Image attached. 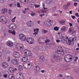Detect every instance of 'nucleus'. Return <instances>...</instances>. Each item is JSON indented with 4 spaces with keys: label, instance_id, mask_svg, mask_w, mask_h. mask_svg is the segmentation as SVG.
Segmentation results:
<instances>
[{
    "label": "nucleus",
    "instance_id": "9d476101",
    "mask_svg": "<svg viewBox=\"0 0 79 79\" xmlns=\"http://www.w3.org/2000/svg\"><path fill=\"white\" fill-rule=\"evenodd\" d=\"M2 66L3 68H4L5 69H7L8 68V66H9V65L8 64V63L6 62H4L2 63Z\"/></svg>",
    "mask_w": 79,
    "mask_h": 79
},
{
    "label": "nucleus",
    "instance_id": "a878e982",
    "mask_svg": "<svg viewBox=\"0 0 79 79\" xmlns=\"http://www.w3.org/2000/svg\"><path fill=\"white\" fill-rule=\"evenodd\" d=\"M66 31V27L64 26H63L61 28V32H64Z\"/></svg>",
    "mask_w": 79,
    "mask_h": 79
},
{
    "label": "nucleus",
    "instance_id": "2eb2a0df",
    "mask_svg": "<svg viewBox=\"0 0 79 79\" xmlns=\"http://www.w3.org/2000/svg\"><path fill=\"white\" fill-rule=\"evenodd\" d=\"M40 70V68H39V66H35L34 67V71L35 73H37L38 72H39V71Z\"/></svg>",
    "mask_w": 79,
    "mask_h": 79
},
{
    "label": "nucleus",
    "instance_id": "58836bf2",
    "mask_svg": "<svg viewBox=\"0 0 79 79\" xmlns=\"http://www.w3.org/2000/svg\"><path fill=\"white\" fill-rule=\"evenodd\" d=\"M35 8H39V7H40V5H37L36 4H35Z\"/></svg>",
    "mask_w": 79,
    "mask_h": 79
},
{
    "label": "nucleus",
    "instance_id": "c03bdc74",
    "mask_svg": "<svg viewBox=\"0 0 79 79\" xmlns=\"http://www.w3.org/2000/svg\"><path fill=\"white\" fill-rule=\"evenodd\" d=\"M74 5L75 6H77V3L74 2Z\"/></svg>",
    "mask_w": 79,
    "mask_h": 79
},
{
    "label": "nucleus",
    "instance_id": "13d9d810",
    "mask_svg": "<svg viewBox=\"0 0 79 79\" xmlns=\"http://www.w3.org/2000/svg\"><path fill=\"white\" fill-rule=\"evenodd\" d=\"M50 22H52V20H49V23H50V25H52V23H51Z\"/></svg>",
    "mask_w": 79,
    "mask_h": 79
},
{
    "label": "nucleus",
    "instance_id": "f03ea898",
    "mask_svg": "<svg viewBox=\"0 0 79 79\" xmlns=\"http://www.w3.org/2000/svg\"><path fill=\"white\" fill-rule=\"evenodd\" d=\"M64 59L65 62L69 63L70 62L69 60H72L73 58H72V56L70 55H67L64 56Z\"/></svg>",
    "mask_w": 79,
    "mask_h": 79
},
{
    "label": "nucleus",
    "instance_id": "5701e85b",
    "mask_svg": "<svg viewBox=\"0 0 79 79\" xmlns=\"http://www.w3.org/2000/svg\"><path fill=\"white\" fill-rule=\"evenodd\" d=\"M18 69L19 71H22L23 69V67L22 65H19L18 67Z\"/></svg>",
    "mask_w": 79,
    "mask_h": 79
},
{
    "label": "nucleus",
    "instance_id": "20e7f679",
    "mask_svg": "<svg viewBox=\"0 0 79 79\" xmlns=\"http://www.w3.org/2000/svg\"><path fill=\"white\" fill-rule=\"evenodd\" d=\"M31 63L27 62L23 64V67L25 69H30L31 68Z\"/></svg>",
    "mask_w": 79,
    "mask_h": 79
},
{
    "label": "nucleus",
    "instance_id": "e433bc0d",
    "mask_svg": "<svg viewBox=\"0 0 79 79\" xmlns=\"http://www.w3.org/2000/svg\"><path fill=\"white\" fill-rule=\"evenodd\" d=\"M12 34L13 35H16V32H15V31H13L12 32Z\"/></svg>",
    "mask_w": 79,
    "mask_h": 79
},
{
    "label": "nucleus",
    "instance_id": "3c124183",
    "mask_svg": "<svg viewBox=\"0 0 79 79\" xmlns=\"http://www.w3.org/2000/svg\"><path fill=\"white\" fill-rule=\"evenodd\" d=\"M47 11L46 10H43V13H46Z\"/></svg>",
    "mask_w": 79,
    "mask_h": 79
},
{
    "label": "nucleus",
    "instance_id": "c756f323",
    "mask_svg": "<svg viewBox=\"0 0 79 79\" xmlns=\"http://www.w3.org/2000/svg\"><path fill=\"white\" fill-rule=\"evenodd\" d=\"M54 30L56 31H58L59 30V28L57 27H56L54 28Z\"/></svg>",
    "mask_w": 79,
    "mask_h": 79
},
{
    "label": "nucleus",
    "instance_id": "5fc2aeb1",
    "mask_svg": "<svg viewBox=\"0 0 79 79\" xmlns=\"http://www.w3.org/2000/svg\"><path fill=\"white\" fill-rule=\"evenodd\" d=\"M56 42L57 43H59V42H60V40H56Z\"/></svg>",
    "mask_w": 79,
    "mask_h": 79
},
{
    "label": "nucleus",
    "instance_id": "338daca9",
    "mask_svg": "<svg viewBox=\"0 0 79 79\" xmlns=\"http://www.w3.org/2000/svg\"><path fill=\"white\" fill-rule=\"evenodd\" d=\"M4 1L3 0H0V3H3Z\"/></svg>",
    "mask_w": 79,
    "mask_h": 79
},
{
    "label": "nucleus",
    "instance_id": "7ed1b4c3",
    "mask_svg": "<svg viewBox=\"0 0 79 79\" xmlns=\"http://www.w3.org/2000/svg\"><path fill=\"white\" fill-rule=\"evenodd\" d=\"M7 19L5 17H0V22L3 24H5L7 23Z\"/></svg>",
    "mask_w": 79,
    "mask_h": 79
},
{
    "label": "nucleus",
    "instance_id": "b1692460",
    "mask_svg": "<svg viewBox=\"0 0 79 79\" xmlns=\"http://www.w3.org/2000/svg\"><path fill=\"white\" fill-rule=\"evenodd\" d=\"M18 48H23V45L21 44H17V45Z\"/></svg>",
    "mask_w": 79,
    "mask_h": 79
},
{
    "label": "nucleus",
    "instance_id": "774afa93",
    "mask_svg": "<svg viewBox=\"0 0 79 79\" xmlns=\"http://www.w3.org/2000/svg\"><path fill=\"white\" fill-rule=\"evenodd\" d=\"M59 76L60 77H63V75L61 74H59Z\"/></svg>",
    "mask_w": 79,
    "mask_h": 79
},
{
    "label": "nucleus",
    "instance_id": "6e6d98bb",
    "mask_svg": "<svg viewBox=\"0 0 79 79\" xmlns=\"http://www.w3.org/2000/svg\"><path fill=\"white\" fill-rule=\"evenodd\" d=\"M73 1L74 2H79V0H73Z\"/></svg>",
    "mask_w": 79,
    "mask_h": 79
},
{
    "label": "nucleus",
    "instance_id": "a211bd4d",
    "mask_svg": "<svg viewBox=\"0 0 79 79\" xmlns=\"http://www.w3.org/2000/svg\"><path fill=\"white\" fill-rule=\"evenodd\" d=\"M23 61L26 62L28 60V58L27 56H24L22 58Z\"/></svg>",
    "mask_w": 79,
    "mask_h": 79
},
{
    "label": "nucleus",
    "instance_id": "69168bd1",
    "mask_svg": "<svg viewBox=\"0 0 79 79\" xmlns=\"http://www.w3.org/2000/svg\"><path fill=\"white\" fill-rule=\"evenodd\" d=\"M3 76L4 77H5V78H6V77H7V75H4Z\"/></svg>",
    "mask_w": 79,
    "mask_h": 79
},
{
    "label": "nucleus",
    "instance_id": "0eeeda50",
    "mask_svg": "<svg viewBox=\"0 0 79 79\" xmlns=\"http://www.w3.org/2000/svg\"><path fill=\"white\" fill-rule=\"evenodd\" d=\"M24 52L25 55L27 56H31L32 55V54L31 53V52H30L29 50H25L24 51Z\"/></svg>",
    "mask_w": 79,
    "mask_h": 79
},
{
    "label": "nucleus",
    "instance_id": "680f3d73",
    "mask_svg": "<svg viewBox=\"0 0 79 79\" xmlns=\"http://www.w3.org/2000/svg\"><path fill=\"white\" fill-rule=\"evenodd\" d=\"M56 8L55 7H54L53 8V10H54V11L56 10Z\"/></svg>",
    "mask_w": 79,
    "mask_h": 79
},
{
    "label": "nucleus",
    "instance_id": "f8f14e48",
    "mask_svg": "<svg viewBox=\"0 0 79 79\" xmlns=\"http://www.w3.org/2000/svg\"><path fill=\"white\" fill-rule=\"evenodd\" d=\"M11 62L14 65H18L19 64L18 61L17 59H14L12 60Z\"/></svg>",
    "mask_w": 79,
    "mask_h": 79
},
{
    "label": "nucleus",
    "instance_id": "c9c22d12",
    "mask_svg": "<svg viewBox=\"0 0 79 79\" xmlns=\"http://www.w3.org/2000/svg\"><path fill=\"white\" fill-rule=\"evenodd\" d=\"M67 79H73L71 76H68Z\"/></svg>",
    "mask_w": 79,
    "mask_h": 79
},
{
    "label": "nucleus",
    "instance_id": "cd10ccee",
    "mask_svg": "<svg viewBox=\"0 0 79 79\" xmlns=\"http://www.w3.org/2000/svg\"><path fill=\"white\" fill-rule=\"evenodd\" d=\"M60 23L61 24H65V23H66V22L64 21V20H62V21H60Z\"/></svg>",
    "mask_w": 79,
    "mask_h": 79
},
{
    "label": "nucleus",
    "instance_id": "39448f33",
    "mask_svg": "<svg viewBox=\"0 0 79 79\" xmlns=\"http://www.w3.org/2000/svg\"><path fill=\"white\" fill-rule=\"evenodd\" d=\"M26 41L30 44H32L34 43V40L33 38H27L26 39Z\"/></svg>",
    "mask_w": 79,
    "mask_h": 79
},
{
    "label": "nucleus",
    "instance_id": "ea45409f",
    "mask_svg": "<svg viewBox=\"0 0 79 79\" xmlns=\"http://www.w3.org/2000/svg\"><path fill=\"white\" fill-rule=\"evenodd\" d=\"M76 39H77V38L76 37H74L73 38V41H76Z\"/></svg>",
    "mask_w": 79,
    "mask_h": 79
},
{
    "label": "nucleus",
    "instance_id": "2f4dec72",
    "mask_svg": "<svg viewBox=\"0 0 79 79\" xmlns=\"http://www.w3.org/2000/svg\"><path fill=\"white\" fill-rule=\"evenodd\" d=\"M68 7L67 6V5H64L63 6V8L65 10H66L68 9Z\"/></svg>",
    "mask_w": 79,
    "mask_h": 79
},
{
    "label": "nucleus",
    "instance_id": "ddd939ff",
    "mask_svg": "<svg viewBox=\"0 0 79 79\" xmlns=\"http://www.w3.org/2000/svg\"><path fill=\"white\" fill-rule=\"evenodd\" d=\"M63 34V33L61 32H59L58 33L57 39H63V36L62 35Z\"/></svg>",
    "mask_w": 79,
    "mask_h": 79
},
{
    "label": "nucleus",
    "instance_id": "9b49d317",
    "mask_svg": "<svg viewBox=\"0 0 79 79\" xmlns=\"http://www.w3.org/2000/svg\"><path fill=\"white\" fill-rule=\"evenodd\" d=\"M14 56L15 58H18L20 56V54L18 52H15L14 53Z\"/></svg>",
    "mask_w": 79,
    "mask_h": 79
},
{
    "label": "nucleus",
    "instance_id": "dca6fc26",
    "mask_svg": "<svg viewBox=\"0 0 79 79\" xmlns=\"http://www.w3.org/2000/svg\"><path fill=\"white\" fill-rule=\"evenodd\" d=\"M68 43H69V45H71V44H74L73 41V38H70L69 39H68Z\"/></svg>",
    "mask_w": 79,
    "mask_h": 79
},
{
    "label": "nucleus",
    "instance_id": "4468645a",
    "mask_svg": "<svg viewBox=\"0 0 79 79\" xmlns=\"http://www.w3.org/2000/svg\"><path fill=\"white\" fill-rule=\"evenodd\" d=\"M6 44L7 46L11 47L13 46V43L10 41H9L6 42Z\"/></svg>",
    "mask_w": 79,
    "mask_h": 79
},
{
    "label": "nucleus",
    "instance_id": "de8ad7c7",
    "mask_svg": "<svg viewBox=\"0 0 79 79\" xmlns=\"http://www.w3.org/2000/svg\"><path fill=\"white\" fill-rule=\"evenodd\" d=\"M35 14L34 12L33 14H31V16H35Z\"/></svg>",
    "mask_w": 79,
    "mask_h": 79
},
{
    "label": "nucleus",
    "instance_id": "72a5a7b5",
    "mask_svg": "<svg viewBox=\"0 0 79 79\" xmlns=\"http://www.w3.org/2000/svg\"><path fill=\"white\" fill-rule=\"evenodd\" d=\"M76 31H73L72 32V35L73 36H74V35H76Z\"/></svg>",
    "mask_w": 79,
    "mask_h": 79
},
{
    "label": "nucleus",
    "instance_id": "bf43d9fd",
    "mask_svg": "<svg viewBox=\"0 0 79 79\" xmlns=\"http://www.w3.org/2000/svg\"><path fill=\"white\" fill-rule=\"evenodd\" d=\"M3 55L2 53L0 52V57H2V56Z\"/></svg>",
    "mask_w": 79,
    "mask_h": 79
},
{
    "label": "nucleus",
    "instance_id": "864d4df0",
    "mask_svg": "<svg viewBox=\"0 0 79 79\" xmlns=\"http://www.w3.org/2000/svg\"><path fill=\"white\" fill-rule=\"evenodd\" d=\"M71 17H72V18H73V19H74V18H76V17H75V16H73V15H72L71 16Z\"/></svg>",
    "mask_w": 79,
    "mask_h": 79
},
{
    "label": "nucleus",
    "instance_id": "8fccbe9b",
    "mask_svg": "<svg viewBox=\"0 0 79 79\" xmlns=\"http://www.w3.org/2000/svg\"><path fill=\"white\" fill-rule=\"evenodd\" d=\"M11 53V52L10 51H8L7 52V54H10Z\"/></svg>",
    "mask_w": 79,
    "mask_h": 79
},
{
    "label": "nucleus",
    "instance_id": "e2e57ef3",
    "mask_svg": "<svg viewBox=\"0 0 79 79\" xmlns=\"http://www.w3.org/2000/svg\"><path fill=\"white\" fill-rule=\"evenodd\" d=\"M9 13H11V12H12V10L9 9Z\"/></svg>",
    "mask_w": 79,
    "mask_h": 79
},
{
    "label": "nucleus",
    "instance_id": "37998d69",
    "mask_svg": "<svg viewBox=\"0 0 79 79\" xmlns=\"http://www.w3.org/2000/svg\"><path fill=\"white\" fill-rule=\"evenodd\" d=\"M38 42L39 44H42V43L41 42V40H40V39H39L38 40Z\"/></svg>",
    "mask_w": 79,
    "mask_h": 79
},
{
    "label": "nucleus",
    "instance_id": "4c0bfd02",
    "mask_svg": "<svg viewBox=\"0 0 79 79\" xmlns=\"http://www.w3.org/2000/svg\"><path fill=\"white\" fill-rule=\"evenodd\" d=\"M50 41V40H46L45 41V42L46 44H48V43H49Z\"/></svg>",
    "mask_w": 79,
    "mask_h": 79
},
{
    "label": "nucleus",
    "instance_id": "a18cd8bd",
    "mask_svg": "<svg viewBox=\"0 0 79 79\" xmlns=\"http://www.w3.org/2000/svg\"><path fill=\"white\" fill-rule=\"evenodd\" d=\"M62 42H63V43L64 44H65V43H66V42H66V41H67V40H62Z\"/></svg>",
    "mask_w": 79,
    "mask_h": 79
},
{
    "label": "nucleus",
    "instance_id": "a19ab883",
    "mask_svg": "<svg viewBox=\"0 0 79 79\" xmlns=\"http://www.w3.org/2000/svg\"><path fill=\"white\" fill-rule=\"evenodd\" d=\"M75 16L77 17H79L78 14L77 13H75Z\"/></svg>",
    "mask_w": 79,
    "mask_h": 79
},
{
    "label": "nucleus",
    "instance_id": "aec40b11",
    "mask_svg": "<svg viewBox=\"0 0 79 79\" xmlns=\"http://www.w3.org/2000/svg\"><path fill=\"white\" fill-rule=\"evenodd\" d=\"M8 78L10 79H15V76L13 74H10L8 76Z\"/></svg>",
    "mask_w": 79,
    "mask_h": 79
},
{
    "label": "nucleus",
    "instance_id": "6ab92c4d",
    "mask_svg": "<svg viewBox=\"0 0 79 79\" xmlns=\"http://www.w3.org/2000/svg\"><path fill=\"white\" fill-rule=\"evenodd\" d=\"M32 21L30 20L29 21H28L27 23V24L28 26H29V27H31V26H32Z\"/></svg>",
    "mask_w": 79,
    "mask_h": 79
},
{
    "label": "nucleus",
    "instance_id": "7c9ffc66",
    "mask_svg": "<svg viewBox=\"0 0 79 79\" xmlns=\"http://www.w3.org/2000/svg\"><path fill=\"white\" fill-rule=\"evenodd\" d=\"M16 17H15L13 18V19H12L11 20L12 22V23H15V19H16Z\"/></svg>",
    "mask_w": 79,
    "mask_h": 79
},
{
    "label": "nucleus",
    "instance_id": "423d86ee",
    "mask_svg": "<svg viewBox=\"0 0 79 79\" xmlns=\"http://www.w3.org/2000/svg\"><path fill=\"white\" fill-rule=\"evenodd\" d=\"M19 38L20 40L22 41H25V40H26V36L23 34H20L19 35Z\"/></svg>",
    "mask_w": 79,
    "mask_h": 79
},
{
    "label": "nucleus",
    "instance_id": "0e129e2a",
    "mask_svg": "<svg viewBox=\"0 0 79 79\" xmlns=\"http://www.w3.org/2000/svg\"><path fill=\"white\" fill-rule=\"evenodd\" d=\"M25 10L26 11V10H29V8H26L25 9Z\"/></svg>",
    "mask_w": 79,
    "mask_h": 79
},
{
    "label": "nucleus",
    "instance_id": "f257e3e1",
    "mask_svg": "<svg viewBox=\"0 0 79 79\" xmlns=\"http://www.w3.org/2000/svg\"><path fill=\"white\" fill-rule=\"evenodd\" d=\"M57 53H56V52H54L53 53V55L54 56V58L56 59V61L57 62L60 61V56L58 55V54L60 55H64V51L62 47L59 46L57 50Z\"/></svg>",
    "mask_w": 79,
    "mask_h": 79
},
{
    "label": "nucleus",
    "instance_id": "49530a36",
    "mask_svg": "<svg viewBox=\"0 0 79 79\" xmlns=\"http://www.w3.org/2000/svg\"><path fill=\"white\" fill-rule=\"evenodd\" d=\"M7 61H10V57L8 56L7 58Z\"/></svg>",
    "mask_w": 79,
    "mask_h": 79
},
{
    "label": "nucleus",
    "instance_id": "09e8293b",
    "mask_svg": "<svg viewBox=\"0 0 79 79\" xmlns=\"http://www.w3.org/2000/svg\"><path fill=\"white\" fill-rule=\"evenodd\" d=\"M8 32H9V33L11 34V33H12V32H13V31H12L11 30H9L8 31Z\"/></svg>",
    "mask_w": 79,
    "mask_h": 79
},
{
    "label": "nucleus",
    "instance_id": "473e14b6",
    "mask_svg": "<svg viewBox=\"0 0 79 79\" xmlns=\"http://www.w3.org/2000/svg\"><path fill=\"white\" fill-rule=\"evenodd\" d=\"M17 5L18 8H21V7L20 5V3L19 2H17Z\"/></svg>",
    "mask_w": 79,
    "mask_h": 79
},
{
    "label": "nucleus",
    "instance_id": "bb28decb",
    "mask_svg": "<svg viewBox=\"0 0 79 79\" xmlns=\"http://www.w3.org/2000/svg\"><path fill=\"white\" fill-rule=\"evenodd\" d=\"M42 33H44L45 34H46L48 32V31L46 30L43 29L42 30Z\"/></svg>",
    "mask_w": 79,
    "mask_h": 79
},
{
    "label": "nucleus",
    "instance_id": "c85d7f7f",
    "mask_svg": "<svg viewBox=\"0 0 79 79\" xmlns=\"http://www.w3.org/2000/svg\"><path fill=\"white\" fill-rule=\"evenodd\" d=\"M40 59H41V60L42 61H44L45 59V58L44 57V56H42L40 57Z\"/></svg>",
    "mask_w": 79,
    "mask_h": 79
},
{
    "label": "nucleus",
    "instance_id": "393cba45",
    "mask_svg": "<svg viewBox=\"0 0 79 79\" xmlns=\"http://www.w3.org/2000/svg\"><path fill=\"white\" fill-rule=\"evenodd\" d=\"M74 31V28L72 27H71L70 28L69 31V32H73Z\"/></svg>",
    "mask_w": 79,
    "mask_h": 79
},
{
    "label": "nucleus",
    "instance_id": "4d7b16f0",
    "mask_svg": "<svg viewBox=\"0 0 79 79\" xmlns=\"http://www.w3.org/2000/svg\"><path fill=\"white\" fill-rule=\"evenodd\" d=\"M69 24L70 27H73V24H72V23H69Z\"/></svg>",
    "mask_w": 79,
    "mask_h": 79
},
{
    "label": "nucleus",
    "instance_id": "79ce46f5",
    "mask_svg": "<svg viewBox=\"0 0 79 79\" xmlns=\"http://www.w3.org/2000/svg\"><path fill=\"white\" fill-rule=\"evenodd\" d=\"M79 59L78 58V57H75V60H74V61H77V60H78Z\"/></svg>",
    "mask_w": 79,
    "mask_h": 79
},
{
    "label": "nucleus",
    "instance_id": "603ef678",
    "mask_svg": "<svg viewBox=\"0 0 79 79\" xmlns=\"http://www.w3.org/2000/svg\"><path fill=\"white\" fill-rule=\"evenodd\" d=\"M71 5V3H69V2H68L67 3V6H69V5Z\"/></svg>",
    "mask_w": 79,
    "mask_h": 79
},
{
    "label": "nucleus",
    "instance_id": "052dcab7",
    "mask_svg": "<svg viewBox=\"0 0 79 79\" xmlns=\"http://www.w3.org/2000/svg\"><path fill=\"white\" fill-rule=\"evenodd\" d=\"M9 5L10 6V7H12V6H13V5L11 4H9Z\"/></svg>",
    "mask_w": 79,
    "mask_h": 79
},
{
    "label": "nucleus",
    "instance_id": "412c9836",
    "mask_svg": "<svg viewBox=\"0 0 79 79\" xmlns=\"http://www.w3.org/2000/svg\"><path fill=\"white\" fill-rule=\"evenodd\" d=\"M9 72L11 73H13L15 72V70L13 69V68L11 67H10L9 69Z\"/></svg>",
    "mask_w": 79,
    "mask_h": 79
},
{
    "label": "nucleus",
    "instance_id": "4be33fe9",
    "mask_svg": "<svg viewBox=\"0 0 79 79\" xmlns=\"http://www.w3.org/2000/svg\"><path fill=\"white\" fill-rule=\"evenodd\" d=\"M34 32H35V33L33 34L34 35H36V34H37L38 32H39V28H37L35 29H34Z\"/></svg>",
    "mask_w": 79,
    "mask_h": 79
},
{
    "label": "nucleus",
    "instance_id": "1a4fd4ad",
    "mask_svg": "<svg viewBox=\"0 0 79 79\" xmlns=\"http://www.w3.org/2000/svg\"><path fill=\"white\" fill-rule=\"evenodd\" d=\"M9 29L10 30H15L16 28V24L15 23H12L10 24L9 25Z\"/></svg>",
    "mask_w": 79,
    "mask_h": 79
},
{
    "label": "nucleus",
    "instance_id": "f3484780",
    "mask_svg": "<svg viewBox=\"0 0 79 79\" xmlns=\"http://www.w3.org/2000/svg\"><path fill=\"white\" fill-rule=\"evenodd\" d=\"M2 14H6L8 13V10L6 8H3L2 9Z\"/></svg>",
    "mask_w": 79,
    "mask_h": 79
},
{
    "label": "nucleus",
    "instance_id": "f704fd0d",
    "mask_svg": "<svg viewBox=\"0 0 79 79\" xmlns=\"http://www.w3.org/2000/svg\"><path fill=\"white\" fill-rule=\"evenodd\" d=\"M45 3H43V8L44 10H48V8L45 7Z\"/></svg>",
    "mask_w": 79,
    "mask_h": 79
},
{
    "label": "nucleus",
    "instance_id": "6e6552de",
    "mask_svg": "<svg viewBox=\"0 0 79 79\" xmlns=\"http://www.w3.org/2000/svg\"><path fill=\"white\" fill-rule=\"evenodd\" d=\"M19 77L18 75H17V79H24V75L23 74L20 72H19L18 73Z\"/></svg>",
    "mask_w": 79,
    "mask_h": 79
}]
</instances>
